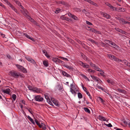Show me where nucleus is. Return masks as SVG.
I'll return each instance as SVG.
<instances>
[{
    "label": "nucleus",
    "mask_w": 130,
    "mask_h": 130,
    "mask_svg": "<svg viewBox=\"0 0 130 130\" xmlns=\"http://www.w3.org/2000/svg\"><path fill=\"white\" fill-rule=\"evenodd\" d=\"M52 102L57 107H59V105L58 104V102L57 101L53 100Z\"/></svg>",
    "instance_id": "a211bd4d"
},
{
    "label": "nucleus",
    "mask_w": 130,
    "mask_h": 130,
    "mask_svg": "<svg viewBox=\"0 0 130 130\" xmlns=\"http://www.w3.org/2000/svg\"><path fill=\"white\" fill-rule=\"evenodd\" d=\"M43 64L44 66L46 67H47L48 66V63L47 61L45 60L43 61Z\"/></svg>",
    "instance_id": "6ab92c4d"
},
{
    "label": "nucleus",
    "mask_w": 130,
    "mask_h": 130,
    "mask_svg": "<svg viewBox=\"0 0 130 130\" xmlns=\"http://www.w3.org/2000/svg\"><path fill=\"white\" fill-rule=\"evenodd\" d=\"M18 78L20 77L21 78H24L25 77L24 75L23 74L18 73Z\"/></svg>",
    "instance_id": "b1692460"
},
{
    "label": "nucleus",
    "mask_w": 130,
    "mask_h": 130,
    "mask_svg": "<svg viewBox=\"0 0 130 130\" xmlns=\"http://www.w3.org/2000/svg\"><path fill=\"white\" fill-rule=\"evenodd\" d=\"M104 124L107 126V127H111L112 126V125L111 123H109L108 124H107L105 123H104Z\"/></svg>",
    "instance_id": "ea45409f"
},
{
    "label": "nucleus",
    "mask_w": 130,
    "mask_h": 130,
    "mask_svg": "<svg viewBox=\"0 0 130 130\" xmlns=\"http://www.w3.org/2000/svg\"><path fill=\"white\" fill-rule=\"evenodd\" d=\"M41 124L39 126V127L40 128H42V129H43L44 130H45L46 129V126L43 123H41Z\"/></svg>",
    "instance_id": "9b49d317"
},
{
    "label": "nucleus",
    "mask_w": 130,
    "mask_h": 130,
    "mask_svg": "<svg viewBox=\"0 0 130 130\" xmlns=\"http://www.w3.org/2000/svg\"><path fill=\"white\" fill-rule=\"evenodd\" d=\"M15 3L19 6H20L21 5V3L18 0H17L16 2H15Z\"/></svg>",
    "instance_id": "a18cd8bd"
},
{
    "label": "nucleus",
    "mask_w": 130,
    "mask_h": 130,
    "mask_svg": "<svg viewBox=\"0 0 130 130\" xmlns=\"http://www.w3.org/2000/svg\"><path fill=\"white\" fill-rule=\"evenodd\" d=\"M80 75L82 76V77L84 78L85 79H86V78H87V77L82 74H81Z\"/></svg>",
    "instance_id": "4d7b16f0"
},
{
    "label": "nucleus",
    "mask_w": 130,
    "mask_h": 130,
    "mask_svg": "<svg viewBox=\"0 0 130 130\" xmlns=\"http://www.w3.org/2000/svg\"><path fill=\"white\" fill-rule=\"evenodd\" d=\"M120 32L121 33L124 34H126V32L122 30L121 29Z\"/></svg>",
    "instance_id": "de8ad7c7"
},
{
    "label": "nucleus",
    "mask_w": 130,
    "mask_h": 130,
    "mask_svg": "<svg viewBox=\"0 0 130 130\" xmlns=\"http://www.w3.org/2000/svg\"><path fill=\"white\" fill-rule=\"evenodd\" d=\"M78 98L80 99L82 98L83 97L82 94L80 92L78 93Z\"/></svg>",
    "instance_id": "c756f323"
},
{
    "label": "nucleus",
    "mask_w": 130,
    "mask_h": 130,
    "mask_svg": "<svg viewBox=\"0 0 130 130\" xmlns=\"http://www.w3.org/2000/svg\"><path fill=\"white\" fill-rule=\"evenodd\" d=\"M98 118L99 120L102 121H106V119L105 117L100 115L99 116Z\"/></svg>",
    "instance_id": "f8f14e48"
},
{
    "label": "nucleus",
    "mask_w": 130,
    "mask_h": 130,
    "mask_svg": "<svg viewBox=\"0 0 130 130\" xmlns=\"http://www.w3.org/2000/svg\"><path fill=\"white\" fill-rule=\"evenodd\" d=\"M90 65L93 67H95V64L93 63L92 62H90Z\"/></svg>",
    "instance_id": "052dcab7"
},
{
    "label": "nucleus",
    "mask_w": 130,
    "mask_h": 130,
    "mask_svg": "<svg viewBox=\"0 0 130 130\" xmlns=\"http://www.w3.org/2000/svg\"><path fill=\"white\" fill-rule=\"evenodd\" d=\"M60 18L63 20H65L66 19V17L64 15H62L60 17Z\"/></svg>",
    "instance_id": "37998d69"
},
{
    "label": "nucleus",
    "mask_w": 130,
    "mask_h": 130,
    "mask_svg": "<svg viewBox=\"0 0 130 130\" xmlns=\"http://www.w3.org/2000/svg\"><path fill=\"white\" fill-rule=\"evenodd\" d=\"M82 86L83 90L86 92L87 94L89 97L91 99H92V96H91L90 94L88 91L87 90L86 88L84 87L83 85H82Z\"/></svg>",
    "instance_id": "423d86ee"
},
{
    "label": "nucleus",
    "mask_w": 130,
    "mask_h": 130,
    "mask_svg": "<svg viewBox=\"0 0 130 130\" xmlns=\"http://www.w3.org/2000/svg\"><path fill=\"white\" fill-rule=\"evenodd\" d=\"M60 10V9L59 8H58L55 11V12L56 13H58Z\"/></svg>",
    "instance_id": "79ce46f5"
},
{
    "label": "nucleus",
    "mask_w": 130,
    "mask_h": 130,
    "mask_svg": "<svg viewBox=\"0 0 130 130\" xmlns=\"http://www.w3.org/2000/svg\"><path fill=\"white\" fill-rule=\"evenodd\" d=\"M10 75L16 78H18V72L14 71H11L9 72Z\"/></svg>",
    "instance_id": "f257e3e1"
},
{
    "label": "nucleus",
    "mask_w": 130,
    "mask_h": 130,
    "mask_svg": "<svg viewBox=\"0 0 130 130\" xmlns=\"http://www.w3.org/2000/svg\"><path fill=\"white\" fill-rule=\"evenodd\" d=\"M87 40L91 42H92L94 43L95 41L93 40V39L91 38H88Z\"/></svg>",
    "instance_id": "864d4df0"
},
{
    "label": "nucleus",
    "mask_w": 130,
    "mask_h": 130,
    "mask_svg": "<svg viewBox=\"0 0 130 130\" xmlns=\"http://www.w3.org/2000/svg\"><path fill=\"white\" fill-rule=\"evenodd\" d=\"M80 44L85 49H86V48H85V46H86L87 47H88L87 46H86V45L84 43L82 42Z\"/></svg>",
    "instance_id": "2f4dec72"
},
{
    "label": "nucleus",
    "mask_w": 130,
    "mask_h": 130,
    "mask_svg": "<svg viewBox=\"0 0 130 130\" xmlns=\"http://www.w3.org/2000/svg\"><path fill=\"white\" fill-rule=\"evenodd\" d=\"M23 35L28 39L30 38V36L26 33H24L23 34Z\"/></svg>",
    "instance_id": "49530a36"
},
{
    "label": "nucleus",
    "mask_w": 130,
    "mask_h": 130,
    "mask_svg": "<svg viewBox=\"0 0 130 130\" xmlns=\"http://www.w3.org/2000/svg\"><path fill=\"white\" fill-rule=\"evenodd\" d=\"M84 110L86 112H88L89 113H90V112L89 109L87 107H84Z\"/></svg>",
    "instance_id": "393cba45"
},
{
    "label": "nucleus",
    "mask_w": 130,
    "mask_h": 130,
    "mask_svg": "<svg viewBox=\"0 0 130 130\" xmlns=\"http://www.w3.org/2000/svg\"><path fill=\"white\" fill-rule=\"evenodd\" d=\"M52 60L55 62L56 64L59 63H61V60L58 58L54 57L52 58Z\"/></svg>",
    "instance_id": "39448f33"
},
{
    "label": "nucleus",
    "mask_w": 130,
    "mask_h": 130,
    "mask_svg": "<svg viewBox=\"0 0 130 130\" xmlns=\"http://www.w3.org/2000/svg\"><path fill=\"white\" fill-rule=\"evenodd\" d=\"M87 71L89 72L94 73L95 72V71L94 70H93L90 69H88L87 70Z\"/></svg>",
    "instance_id": "7c9ffc66"
},
{
    "label": "nucleus",
    "mask_w": 130,
    "mask_h": 130,
    "mask_svg": "<svg viewBox=\"0 0 130 130\" xmlns=\"http://www.w3.org/2000/svg\"><path fill=\"white\" fill-rule=\"evenodd\" d=\"M63 66L64 67H66V68H67L68 69L70 70H73L74 69L71 66H70L67 64H64L63 65Z\"/></svg>",
    "instance_id": "f3484780"
},
{
    "label": "nucleus",
    "mask_w": 130,
    "mask_h": 130,
    "mask_svg": "<svg viewBox=\"0 0 130 130\" xmlns=\"http://www.w3.org/2000/svg\"><path fill=\"white\" fill-rule=\"evenodd\" d=\"M86 24L89 25H92V24L90 22H89L87 21H86Z\"/></svg>",
    "instance_id": "09e8293b"
},
{
    "label": "nucleus",
    "mask_w": 130,
    "mask_h": 130,
    "mask_svg": "<svg viewBox=\"0 0 130 130\" xmlns=\"http://www.w3.org/2000/svg\"><path fill=\"white\" fill-rule=\"evenodd\" d=\"M75 40L79 44H80L82 43L81 41L78 39H75Z\"/></svg>",
    "instance_id": "603ef678"
},
{
    "label": "nucleus",
    "mask_w": 130,
    "mask_h": 130,
    "mask_svg": "<svg viewBox=\"0 0 130 130\" xmlns=\"http://www.w3.org/2000/svg\"><path fill=\"white\" fill-rule=\"evenodd\" d=\"M33 124H35V123L33 120L32 119L30 121Z\"/></svg>",
    "instance_id": "774afa93"
},
{
    "label": "nucleus",
    "mask_w": 130,
    "mask_h": 130,
    "mask_svg": "<svg viewBox=\"0 0 130 130\" xmlns=\"http://www.w3.org/2000/svg\"><path fill=\"white\" fill-rule=\"evenodd\" d=\"M99 100L100 101H101V102L102 103H103L105 101L103 99H102L101 97H99Z\"/></svg>",
    "instance_id": "c9c22d12"
},
{
    "label": "nucleus",
    "mask_w": 130,
    "mask_h": 130,
    "mask_svg": "<svg viewBox=\"0 0 130 130\" xmlns=\"http://www.w3.org/2000/svg\"><path fill=\"white\" fill-rule=\"evenodd\" d=\"M62 74L63 75L67 77H70V75L68 74L64 71H63L62 72Z\"/></svg>",
    "instance_id": "dca6fc26"
},
{
    "label": "nucleus",
    "mask_w": 130,
    "mask_h": 130,
    "mask_svg": "<svg viewBox=\"0 0 130 130\" xmlns=\"http://www.w3.org/2000/svg\"><path fill=\"white\" fill-rule=\"evenodd\" d=\"M75 10L77 11L80 12L81 11L80 9L78 8H75Z\"/></svg>",
    "instance_id": "5fc2aeb1"
},
{
    "label": "nucleus",
    "mask_w": 130,
    "mask_h": 130,
    "mask_svg": "<svg viewBox=\"0 0 130 130\" xmlns=\"http://www.w3.org/2000/svg\"><path fill=\"white\" fill-rule=\"evenodd\" d=\"M2 91L4 93H6L8 94H9V93L10 91V90L9 88L7 89L6 90L2 89Z\"/></svg>",
    "instance_id": "6e6552de"
},
{
    "label": "nucleus",
    "mask_w": 130,
    "mask_h": 130,
    "mask_svg": "<svg viewBox=\"0 0 130 130\" xmlns=\"http://www.w3.org/2000/svg\"><path fill=\"white\" fill-rule=\"evenodd\" d=\"M26 109H27L28 111H29V112L32 115V113H33V112H32V109L31 108H29V109H28L27 108H26Z\"/></svg>",
    "instance_id": "4c0bfd02"
},
{
    "label": "nucleus",
    "mask_w": 130,
    "mask_h": 130,
    "mask_svg": "<svg viewBox=\"0 0 130 130\" xmlns=\"http://www.w3.org/2000/svg\"><path fill=\"white\" fill-rule=\"evenodd\" d=\"M15 66L18 68L20 69L23 73H25L27 72V69L22 66L18 64H16Z\"/></svg>",
    "instance_id": "f03ea898"
},
{
    "label": "nucleus",
    "mask_w": 130,
    "mask_h": 130,
    "mask_svg": "<svg viewBox=\"0 0 130 130\" xmlns=\"http://www.w3.org/2000/svg\"><path fill=\"white\" fill-rule=\"evenodd\" d=\"M28 39H29L32 40V41H33L34 42H35V41H36L33 38L30 37V38H29Z\"/></svg>",
    "instance_id": "6e6d98bb"
},
{
    "label": "nucleus",
    "mask_w": 130,
    "mask_h": 130,
    "mask_svg": "<svg viewBox=\"0 0 130 130\" xmlns=\"http://www.w3.org/2000/svg\"><path fill=\"white\" fill-rule=\"evenodd\" d=\"M26 59L28 61L30 62L31 63L35 64H36L35 61L31 58L29 57L28 56H27L25 57Z\"/></svg>",
    "instance_id": "7ed1b4c3"
},
{
    "label": "nucleus",
    "mask_w": 130,
    "mask_h": 130,
    "mask_svg": "<svg viewBox=\"0 0 130 130\" xmlns=\"http://www.w3.org/2000/svg\"><path fill=\"white\" fill-rule=\"evenodd\" d=\"M101 43L103 46H106V44L102 42H101Z\"/></svg>",
    "instance_id": "0e129e2a"
},
{
    "label": "nucleus",
    "mask_w": 130,
    "mask_h": 130,
    "mask_svg": "<svg viewBox=\"0 0 130 130\" xmlns=\"http://www.w3.org/2000/svg\"><path fill=\"white\" fill-rule=\"evenodd\" d=\"M115 29L117 31L119 32H120V31L121 30V29H120L119 28H115Z\"/></svg>",
    "instance_id": "69168bd1"
},
{
    "label": "nucleus",
    "mask_w": 130,
    "mask_h": 130,
    "mask_svg": "<svg viewBox=\"0 0 130 130\" xmlns=\"http://www.w3.org/2000/svg\"><path fill=\"white\" fill-rule=\"evenodd\" d=\"M90 76L93 79L95 80L96 81H98L99 80H100V79L99 78L94 76L91 75Z\"/></svg>",
    "instance_id": "ddd939ff"
},
{
    "label": "nucleus",
    "mask_w": 130,
    "mask_h": 130,
    "mask_svg": "<svg viewBox=\"0 0 130 130\" xmlns=\"http://www.w3.org/2000/svg\"><path fill=\"white\" fill-rule=\"evenodd\" d=\"M68 15L70 17H72L73 15H72V14L70 12H69L68 13Z\"/></svg>",
    "instance_id": "13d9d810"
},
{
    "label": "nucleus",
    "mask_w": 130,
    "mask_h": 130,
    "mask_svg": "<svg viewBox=\"0 0 130 130\" xmlns=\"http://www.w3.org/2000/svg\"><path fill=\"white\" fill-rule=\"evenodd\" d=\"M95 70H96L98 71H99V72H101V71L103 72V71H102L101 70L100 68H96L95 69Z\"/></svg>",
    "instance_id": "3c124183"
},
{
    "label": "nucleus",
    "mask_w": 130,
    "mask_h": 130,
    "mask_svg": "<svg viewBox=\"0 0 130 130\" xmlns=\"http://www.w3.org/2000/svg\"><path fill=\"white\" fill-rule=\"evenodd\" d=\"M47 102L49 104H50V105H51L52 106H53V104L52 103V102H51V101L50 99H47Z\"/></svg>",
    "instance_id": "bb28decb"
},
{
    "label": "nucleus",
    "mask_w": 130,
    "mask_h": 130,
    "mask_svg": "<svg viewBox=\"0 0 130 130\" xmlns=\"http://www.w3.org/2000/svg\"><path fill=\"white\" fill-rule=\"evenodd\" d=\"M120 62H122L125 65H126L127 64V63H128V61H127L126 60H120Z\"/></svg>",
    "instance_id": "a878e982"
},
{
    "label": "nucleus",
    "mask_w": 130,
    "mask_h": 130,
    "mask_svg": "<svg viewBox=\"0 0 130 130\" xmlns=\"http://www.w3.org/2000/svg\"><path fill=\"white\" fill-rule=\"evenodd\" d=\"M114 59L115 61H117L118 62H119L120 61V60H121L120 59H119L118 58H117L116 57H115V58Z\"/></svg>",
    "instance_id": "8fccbe9b"
},
{
    "label": "nucleus",
    "mask_w": 130,
    "mask_h": 130,
    "mask_svg": "<svg viewBox=\"0 0 130 130\" xmlns=\"http://www.w3.org/2000/svg\"><path fill=\"white\" fill-rule=\"evenodd\" d=\"M57 89L59 91H61L62 89V87L61 85H58L57 87Z\"/></svg>",
    "instance_id": "72a5a7b5"
},
{
    "label": "nucleus",
    "mask_w": 130,
    "mask_h": 130,
    "mask_svg": "<svg viewBox=\"0 0 130 130\" xmlns=\"http://www.w3.org/2000/svg\"><path fill=\"white\" fill-rule=\"evenodd\" d=\"M35 121L37 124V125L39 126H39L40 125V124L38 120L37 119H35Z\"/></svg>",
    "instance_id": "473e14b6"
},
{
    "label": "nucleus",
    "mask_w": 130,
    "mask_h": 130,
    "mask_svg": "<svg viewBox=\"0 0 130 130\" xmlns=\"http://www.w3.org/2000/svg\"><path fill=\"white\" fill-rule=\"evenodd\" d=\"M59 3L60 4H61L67 7H69V5L68 3L67 2H66L64 1H59Z\"/></svg>",
    "instance_id": "1a4fd4ad"
},
{
    "label": "nucleus",
    "mask_w": 130,
    "mask_h": 130,
    "mask_svg": "<svg viewBox=\"0 0 130 130\" xmlns=\"http://www.w3.org/2000/svg\"><path fill=\"white\" fill-rule=\"evenodd\" d=\"M108 56L109 57V58H110L111 59H114L115 58L116 56L113 55H112L111 54H108Z\"/></svg>",
    "instance_id": "5701e85b"
},
{
    "label": "nucleus",
    "mask_w": 130,
    "mask_h": 130,
    "mask_svg": "<svg viewBox=\"0 0 130 130\" xmlns=\"http://www.w3.org/2000/svg\"><path fill=\"white\" fill-rule=\"evenodd\" d=\"M70 91L72 94H76V92L74 90H73L72 88H70Z\"/></svg>",
    "instance_id": "cd10ccee"
},
{
    "label": "nucleus",
    "mask_w": 130,
    "mask_h": 130,
    "mask_svg": "<svg viewBox=\"0 0 130 130\" xmlns=\"http://www.w3.org/2000/svg\"><path fill=\"white\" fill-rule=\"evenodd\" d=\"M35 99L36 101L41 102L43 100V98L41 97L40 96L37 95L35 96Z\"/></svg>",
    "instance_id": "20e7f679"
},
{
    "label": "nucleus",
    "mask_w": 130,
    "mask_h": 130,
    "mask_svg": "<svg viewBox=\"0 0 130 130\" xmlns=\"http://www.w3.org/2000/svg\"><path fill=\"white\" fill-rule=\"evenodd\" d=\"M80 62L81 63V65L83 67L88 68L89 67V66L87 63H84L82 61H80Z\"/></svg>",
    "instance_id": "9d476101"
},
{
    "label": "nucleus",
    "mask_w": 130,
    "mask_h": 130,
    "mask_svg": "<svg viewBox=\"0 0 130 130\" xmlns=\"http://www.w3.org/2000/svg\"><path fill=\"white\" fill-rule=\"evenodd\" d=\"M117 10L118 11L120 12H124L125 11V8H122L119 7L117 9Z\"/></svg>",
    "instance_id": "4468645a"
},
{
    "label": "nucleus",
    "mask_w": 130,
    "mask_h": 130,
    "mask_svg": "<svg viewBox=\"0 0 130 130\" xmlns=\"http://www.w3.org/2000/svg\"><path fill=\"white\" fill-rule=\"evenodd\" d=\"M105 43H106V44H110L111 41H110L108 40H105Z\"/></svg>",
    "instance_id": "58836bf2"
},
{
    "label": "nucleus",
    "mask_w": 130,
    "mask_h": 130,
    "mask_svg": "<svg viewBox=\"0 0 130 130\" xmlns=\"http://www.w3.org/2000/svg\"><path fill=\"white\" fill-rule=\"evenodd\" d=\"M104 16L107 19H109L111 18V16L109 14L106 13L104 14Z\"/></svg>",
    "instance_id": "412c9836"
},
{
    "label": "nucleus",
    "mask_w": 130,
    "mask_h": 130,
    "mask_svg": "<svg viewBox=\"0 0 130 130\" xmlns=\"http://www.w3.org/2000/svg\"><path fill=\"white\" fill-rule=\"evenodd\" d=\"M16 96L15 94H13L12 95V98L13 99V100H12V102H13V101L15 100L16 98Z\"/></svg>",
    "instance_id": "c85d7f7f"
},
{
    "label": "nucleus",
    "mask_w": 130,
    "mask_h": 130,
    "mask_svg": "<svg viewBox=\"0 0 130 130\" xmlns=\"http://www.w3.org/2000/svg\"><path fill=\"white\" fill-rule=\"evenodd\" d=\"M72 18L75 20H78V18L74 15H73Z\"/></svg>",
    "instance_id": "f704fd0d"
},
{
    "label": "nucleus",
    "mask_w": 130,
    "mask_h": 130,
    "mask_svg": "<svg viewBox=\"0 0 130 130\" xmlns=\"http://www.w3.org/2000/svg\"><path fill=\"white\" fill-rule=\"evenodd\" d=\"M97 87L99 89H101L103 91H104V89L102 87H101L100 86H97Z\"/></svg>",
    "instance_id": "e2e57ef3"
},
{
    "label": "nucleus",
    "mask_w": 130,
    "mask_h": 130,
    "mask_svg": "<svg viewBox=\"0 0 130 130\" xmlns=\"http://www.w3.org/2000/svg\"><path fill=\"white\" fill-rule=\"evenodd\" d=\"M116 19L120 20L121 21H124V19L123 18H120L119 17H116Z\"/></svg>",
    "instance_id": "c03bdc74"
},
{
    "label": "nucleus",
    "mask_w": 130,
    "mask_h": 130,
    "mask_svg": "<svg viewBox=\"0 0 130 130\" xmlns=\"http://www.w3.org/2000/svg\"><path fill=\"white\" fill-rule=\"evenodd\" d=\"M96 29H94L93 28H90V29H89V30L90 31L92 32H95V31H96Z\"/></svg>",
    "instance_id": "e433bc0d"
},
{
    "label": "nucleus",
    "mask_w": 130,
    "mask_h": 130,
    "mask_svg": "<svg viewBox=\"0 0 130 130\" xmlns=\"http://www.w3.org/2000/svg\"><path fill=\"white\" fill-rule=\"evenodd\" d=\"M122 24H128V21H125L124 19V21H122Z\"/></svg>",
    "instance_id": "bf43d9fd"
},
{
    "label": "nucleus",
    "mask_w": 130,
    "mask_h": 130,
    "mask_svg": "<svg viewBox=\"0 0 130 130\" xmlns=\"http://www.w3.org/2000/svg\"><path fill=\"white\" fill-rule=\"evenodd\" d=\"M110 44L111 45H112V46H111L110 45H109L110 46H111L112 47H113L115 48H116V47L118 46L116 44H115V43L112 42L111 41V42H110Z\"/></svg>",
    "instance_id": "2eb2a0df"
},
{
    "label": "nucleus",
    "mask_w": 130,
    "mask_h": 130,
    "mask_svg": "<svg viewBox=\"0 0 130 130\" xmlns=\"http://www.w3.org/2000/svg\"><path fill=\"white\" fill-rule=\"evenodd\" d=\"M117 90L120 92L124 93H125L126 92L125 90L120 89H118Z\"/></svg>",
    "instance_id": "4be33fe9"
},
{
    "label": "nucleus",
    "mask_w": 130,
    "mask_h": 130,
    "mask_svg": "<svg viewBox=\"0 0 130 130\" xmlns=\"http://www.w3.org/2000/svg\"><path fill=\"white\" fill-rule=\"evenodd\" d=\"M28 88L30 90H33V88H32V87L30 86H28Z\"/></svg>",
    "instance_id": "680f3d73"
},
{
    "label": "nucleus",
    "mask_w": 130,
    "mask_h": 130,
    "mask_svg": "<svg viewBox=\"0 0 130 130\" xmlns=\"http://www.w3.org/2000/svg\"><path fill=\"white\" fill-rule=\"evenodd\" d=\"M45 55L47 58H50V56L48 55L47 53L45 54Z\"/></svg>",
    "instance_id": "338daca9"
},
{
    "label": "nucleus",
    "mask_w": 130,
    "mask_h": 130,
    "mask_svg": "<svg viewBox=\"0 0 130 130\" xmlns=\"http://www.w3.org/2000/svg\"><path fill=\"white\" fill-rule=\"evenodd\" d=\"M33 91H34L37 93H41L42 92V91L40 88L36 87L33 88Z\"/></svg>",
    "instance_id": "0eeeda50"
},
{
    "label": "nucleus",
    "mask_w": 130,
    "mask_h": 130,
    "mask_svg": "<svg viewBox=\"0 0 130 130\" xmlns=\"http://www.w3.org/2000/svg\"><path fill=\"white\" fill-rule=\"evenodd\" d=\"M61 59H62V60H67L68 61H69L66 58H65L61 56H60L59 57Z\"/></svg>",
    "instance_id": "a19ab883"
},
{
    "label": "nucleus",
    "mask_w": 130,
    "mask_h": 130,
    "mask_svg": "<svg viewBox=\"0 0 130 130\" xmlns=\"http://www.w3.org/2000/svg\"><path fill=\"white\" fill-rule=\"evenodd\" d=\"M29 19L34 24L37 25L38 23L33 19L31 17H30Z\"/></svg>",
    "instance_id": "aec40b11"
}]
</instances>
